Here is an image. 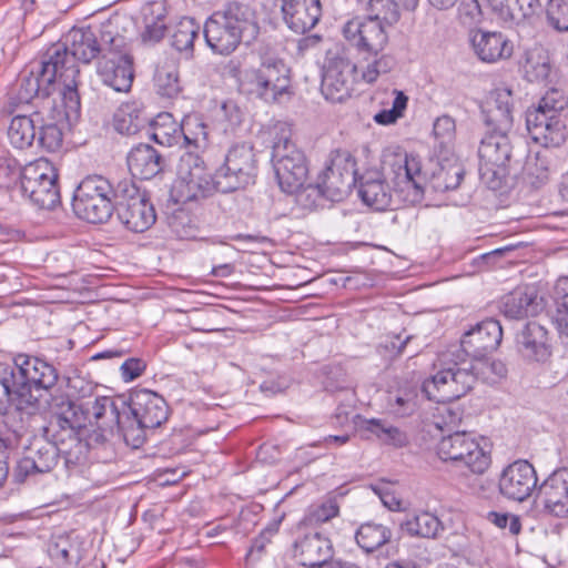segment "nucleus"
<instances>
[{
	"label": "nucleus",
	"mask_w": 568,
	"mask_h": 568,
	"mask_svg": "<svg viewBox=\"0 0 568 568\" xmlns=\"http://www.w3.org/2000/svg\"><path fill=\"white\" fill-rule=\"evenodd\" d=\"M122 45V36L111 29V24L100 28H73L64 37V42L52 44L47 51H59L63 57L61 59L60 82L62 84L59 95L67 108L68 114L80 111V94L78 87L80 84V69L77 61L84 64L104 55L112 47Z\"/></svg>",
	"instance_id": "1"
},
{
	"label": "nucleus",
	"mask_w": 568,
	"mask_h": 568,
	"mask_svg": "<svg viewBox=\"0 0 568 568\" xmlns=\"http://www.w3.org/2000/svg\"><path fill=\"white\" fill-rule=\"evenodd\" d=\"M203 34L214 53L229 55L241 43L248 45L258 37L256 12L248 4L230 2L205 21Z\"/></svg>",
	"instance_id": "2"
},
{
	"label": "nucleus",
	"mask_w": 568,
	"mask_h": 568,
	"mask_svg": "<svg viewBox=\"0 0 568 568\" xmlns=\"http://www.w3.org/2000/svg\"><path fill=\"white\" fill-rule=\"evenodd\" d=\"M271 162L283 192L293 193L305 184L306 158L292 141V129L287 123L278 122L273 128Z\"/></svg>",
	"instance_id": "3"
},
{
	"label": "nucleus",
	"mask_w": 568,
	"mask_h": 568,
	"mask_svg": "<svg viewBox=\"0 0 568 568\" xmlns=\"http://www.w3.org/2000/svg\"><path fill=\"white\" fill-rule=\"evenodd\" d=\"M227 69L236 79L241 93L254 95L266 102L276 101L290 88V70L281 60L267 59L258 68L244 70L231 60Z\"/></svg>",
	"instance_id": "4"
},
{
	"label": "nucleus",
	"mask_w": 568,
	"mask_h": 568,
	"mask_svg": "<svg viewBox=\"0 0 568 568\" xmlns=\"http://www.w3.org/2000/svg\"><path fill=\"white\" fill-rule=\"evenodd\" d=\"M118 183L98 174L85 176L73 193L75 215L89 223L108 222L115 211Z\"/></svg>",
	"instance_id": "5"
},
{
	"label": "nucleus",
	"mask_w": 568,
	"mask_h": 568,
	"mask_svg": "<svg viewBox=\"0 0 568 568\" xmlns=\"http://www.w3.org/2000/svg\"><path fill=\"white\" fill-rule=\"evenodd\" d=\"M217 191L216 173L206 172L203 159L196 151H185L178 164V176L171 187V199L179 204L199 201Z\"/></svg>",
	"instance_id": "6"
},
{
	"label": "nucleus",
	"mask_w": 568,
	"mask_h": 568,
	"mask_svg": "<svg viewBox=\"0 0 568 568\" xmlns=\"http://www.w3.org/2000/svg\"><path fill=\"white\" fill-rule=\"evenodd\" d=\"M469 367H445L435 375L424 379L420 390L448 386L450 388L462 387L463 390H473L478 382L487 386H494L507 375V367L501 361L490 363L481 359L475 361Z\"/></svg>",
	"instance_id": "7"
},
{
	"label": "nucleus",
	"mask_w": 568,
	"mask_h": 568,
	"mask_svg": "<svg viewBox=\"0 0 568 568\" xmlns=\"http://www.w3.org/2000/svg\"><path fill=\"white\" fill-rule=\"evenodd\" d=\"M63 57L59 51H47L40 62L37 71L31 70L28 74L24 72L18 81V89L14 100L17 104H29L33 101L34 110H38L44 101L52 100L50 97L57 90L60 82V71L58 67L62 63Z\"/></svg>",
	"instance_id": "8"
},
{
	"label": "nucleus",
	"mask_w": 568,
	"mask_h": 568,
	"mask_svg": "<svg viewBox=\"0 0 568 568\" xmlns=\"http://www.w3.org/2000/svg\"><path fill=\"white\" fill-rule=\"evenodd\" d=\"M115 212L129 231L141 233L156 221L154 206L131 178L118 181Z\"/></svg>",
	"instance_id": "9"
},
{
	"label": "nucleus",
	"mask_w": 568,
	"mask_h": 568,
	"mask_svg": "<svg viewBox=\"0 0 568 568\" xmlns=\"http://www.w3.org/2000/svg\"><path fill=\"white\" fill-rule=\"evenodd\" d=\"M436 453L440 460L450 463L456 468L468 469L475 475L484 474L490 465V456L466 432H455L442 437Z\"/></svg>",
	"instance_id": "10"
},
{
	"label": "nucleus",
	"mask_w": 568,
	"mask_h": 568,
	"mask_svg": "<svg viewBox=\"0 0 568 568\" xmlns=\"http://www.w3.org/2000/svg\"><path fill=\"white\" fill-rule=\"evenodd\" d=\"M217 192L230 193L253 184L257 174V160L250 143L233 145L224 163L215 171Z\"/></svg>",
	"instance_id": "11"
},
{
	"label": "nucleus",
	"mask_w": 568,
	"mask_h": 568,
	"mask_svg": "<svg viewBox=\"0 0 568 568\" xmlns=\"http://www.w3.org/2000/svg\"><path fill=\"white\" fill-rule=\"evenodd\" d=\"M459 397L457 395L444 398L440 393H404L403 396L395 397V403L398 406L396 413L409 415L415 409L420 408L432 414L436 427L455 426L462 420L464 414L457 402Z\"/></svg>",
	"instance_id": "12"
},
{
	"label": "nucleus",
	"mask_w": 568,
	"mask_h": 568,
	"mask_svg": "<svg viewBox=\"0 0 568 568\" xmlns=\"http://www.w3.org/2000/svg\"><path fill=\"white\" fill-rule=\"evenodd\" d=\"M21 191L36 206L53 210L60 203L58 173L47 160H39L22 169Z\"/></svg>",
	"instance_id": "13"
},
{
	"label": "nucleus",
	"mask_w": 568,
	"mask_h": 568,
	"mask_svg": "<svg viewBox=\"0 0 568 568\" xmlns=\"http://www.w3.org/2000/svg\"><path fill=\"white\" fill-rule=\"evenodd\" d=\"M503 338L500 323L494 318H487L466 332L459 347L449 352L453 366L462 367L466 364V357L473 361H481L488 354L497 349Z\"/></svg>",
	"instance_id": "14"
},
{
	"label": "nucleus",
	"mask_w": 568,
	"mask_h": 568,
	"mask_svg": "<svg viewBox=\"0 0 568 568\" xmlns=\"http://www.w3.org/2000/svg\"><path fill=\"white\" fill-rule=\"evenodd\" d=\"M564 103L549 104L548 98H542L537 108L526 112V128L531 139L548 146H559L566 140V125L559 116Z\"/></svg>",
	"instance_id": "15"
},
{
	"label": "nucleus",
	"mask_w": 568,
	"mask_h": 568,
	"mask_svg": "<svg viewBox=\"0 0 568 568\" xmlns=\"http://www.w3.org/2000/svg\"><path fill=\"white\" fill-rule=\"evenodd\" d=\"M355 165L356 161L349 151L335 150L331 152L327 166L317 178L325 199L338 202L349 193L358 182Z\"/></svg>",
	"instance_id": "16"
},
{
	"label": "nucleus",
	"mask_w": 568,
	"mask_h": 568,
	"mask_svg": "<svg viewBox=\"0 0 568 568\" xmlns=\"http://www.w3.org/2000/svg\"><path fill=\"white\" fill-rule=\"evenodd\" d=\"M393 204L415 205L422 202L425 179L417 156L404 154L393 164Z\"/></svg>",
	"instance_id": "17"
},
{
	"label": "nucleus",
	"mask_w": 568,
	"mask_h": 568,
	"mask_svg": "<svg viewBox=\"0 0 568 568\" xmlns=\"http://www.w3.org/2000/svg\"><path fill=\"white\" fill-rule=\"evenodd\" d=\"M51 403L50 407L54 414L61 416L64 420L72 418L78 419L79 413L83 415L85 420L92 423L94 420L100 427V422L104 418L111 423H119L120 412L110 396H101L93 402H85L78 405L65 393H60L55 396L49 393Z\"/></svg>",
	"instance_id": "18"
},
{
	"label": "nucleus",
	"mask_w": 568,
	"mask_h": 568,
	"mask_svg": "<svg viewBox=\"0 0 568 568\" xmlns=\"http://www.w3.org/2000/svg\"><path fill=\"white\" fill-rule=\"evenodd\" d=\"M357 65L339 53L328 54L323 67L321 92L327 101L343 102L351 97Z\"/></svg>",
	"instance_id": "19"
},
{
	"label": "nucleus",
	"mask_w": 568,
	"mask_h": 568,
	"mask_svg": "<svg viewBox=\"0 0 568 568\" xmlns=\"http://www.w3.org/2000/svg\"><path fill=\"white\" fill-rule=\"evenodd\" d=\"M97 71L102 82L114 91H130L134 79L133 57L123 36L120 48L112 45L99 59Z\"/></svg>",
	"instance_id": "20"
},
{
	"label": "nucleus",
	"mask_w": 568,
	"mask_h": 568,
	"mask_svg": "<svg viewBox=\"0 0 568 568\" xmlns=\"http://www.w3.org/2000/svg\"><path fill=\"white\" fill-rule=\"evenodd\" d=\"M523 138L511 132L487 131L478 148L479 161L495 165H516L524 158Z\"/></svg>",
	"instance_id": "21"
},
{
	"label": "nucleus",
	"mask_w": 568,
	"mask_h": 568,
	"mask_svg": "<svg viewBox=\"0 0 568 568\" xmlns=\"http://www.w3.org/2000/svg\"><path fill=\"white\" fill-rule=\"evenodd\" d=\"M343 37L362 55L378 54L388 43L384 23L376 19L353 18L342 29Z\"/></svg>",
	"instance_id": "22"
},
{
	"label": "nucleus",
	"mask_w": 568,
	"mask_h": 568,
	"mask_svg": "<svg viewBox=\"0 0 568 568\" xmlns=\"http://www.w3.org/2000/svg\"><path fill=\"white\" fill-rule=\"evenodd\" d=\"M11 369L14 373L13 388L18 390H31L32 387L49 390L59 379L58 372L52 365L26 354H18L14 357Z\"/></svg>",
	"instance_id": "23"
},
{
	"label": "nucleus",
	"mask_w": 568,
	"mask_h": 568,
	"mask_svg": "<svg viewBox=\"0 0 568 568\" xmlns=\"http://www.w3.org/2000/svg\"><path fill=\"white\" fill-rule=\"evenodd\" d=\"M538 478L534 466L527 460H516L501 471L498 488L501 496L514 501H524L537 487Z\"/></svg>",
	"instance_id": "24"
},
{
	"label": "nucleus",
	"mask_w": 568,
	"mask_h": 568,
	"mask_svg": "<svg viewBox=\"0 0 568 568\" xmlns=\"http://www.w3.org/2000/svg\"><path fill=\"white\" fill-rule=\"evenodd\" d=\"M519 355L530 363H546L552 355L549 332L536 322L527 323L516 335Z\"/></svg>",
	"instance_id": "25"
},
{
	"label": "nucleus",
	"mask_w": 568,
	"mask_h": 568,
	"mask_svg": "<svg viewBox=\"0 0 568 568\" xmlns=\"http://www.w3.org/2000/svg\"><path fill=\"white\" fill-rule=\"evenodd\" d=\"M469 37L475 54L483 62L505 61L514 53L513 41L500 31L477 29L473 30Z\"/></svg>",
	"instance_id": "26"
},
{
	"label": "nucleus",
	"mask_w": 568,
	"mask_h": 568,
	"mask_svg": "<svg viewBox=\"0 0 568 568\" xmlns=\"http://www.w3.org/2000/svg\"><path fill=\"white\" fill-rule=\"evenodd\" d=\"M129 407L131 414L140 419L144 426L154 429L166 422L169 406L159 393H129Z\"/></svg>",
	"instance_id": "27"
},
{
	"label": "nucleus",
	"mask_w": 568,
	"mask_h": 568,
	"mask_svg": "<svg viewBox=\"0 0 568 568\" xmlns=\"http://www.w3.org/2000/svg\"><path fill=\"white\" fill-rule=\"evenodd\" d=\"M63 106H65L63 104ZM39 113H41L42 121L37 124V141L38 144L49 152H54L62 145L63 134L61 129L58 125V122L63 118H70L71 115H77V113L67 112V108H64V112L57 109L54 105V100H47L44 103L39 106Z\"/></svg>",
	"instance_id": "28"
},
{
	"label": "nucleus",
	"mask_w": 568,
	"mask_h": 568,
	"mask_svg": "<svg viewBox=\"0 0 568 568\" xmlns=\"http://www.w3.org/2000/svg\"><path fill=\"white\" fill-rule=\"evenodd\" d=\"M282 13L287 27L303 34L317 24L322 7L320 0H283Z\"/></svg>",
	"instance_id": "29"
},
{
	"label": "nucleus",
	"mask_w": 568,
	"mask_h": 568,
	"mask_svg": "<svg viewBox=\"0 0 568 568\" xmlns=\"http://www.w3.org/2000/svg\"><path fill=\"white\" fill-rule=\"evenodd\" d=\"M332 541L320 532L305 534L293 545V556L305 568L323 564L333 558Z\"/></svg>",
	"instance_id": "30"
},
{
	"label": "nucleus",
	"mask_w": 568,
	"mask_h": 568,
	"mask_svg": "<svg viewBox=\"0 0 568 568\" xmlns=\"http://www.w3.org/2000/svg\"><path fill=\"white\" fill-rule=\"evenodd\" d=\"M545 509L556 516H568V470L550 475L540 486Z\"/></svg>",
	"instance_id": "31"
},
{
	"label": "nucleus",
	"mask_w": 568,
	"mask_h": 568,
	"mask_svg": "<svg viewBox=\"0 0 568 568\" xmlns=\"http://www.w3.org/2000/svg\"><path fill=\"white\" fill-rule=\"evenodd\" d=\"M358 195L367 206L376 211L393 206L392 191L377 171L367 172L359 179Z\"/></svg>",
	"instance_id": "32"
},
{
	"label": "nucleus",
	"mask_w": 568,
	"mask_h": 568,
	"mask_svg": "<svg viewBox=\"0 0 568 568\" xmlns=\"http://www.w3.org/2000/svg\"><path fill=\"white\" fill-rule=\"evenodd\" d=\"M128 166L132 176L150 180L162 171V155L150 144L140 143L128 154Z\"/></svg>",
	"instance_id": "33"
},
{
	"label": "nucleus",
	"mask_w": 568,
	"mask_h": 568,
	"mask_svg": "<svg viewBox=\"0 0 568 568\" xmlns=\"http://www.w3.org/2000/svg\"><path fill=\"white\" fill-rule=\"evenodd\" d=\"M356 429L366 439L375 437L381 443L395 447H403L407 444V437L399 428L383 419H363L358 414L353 418Z\"/></svg>",
	"instance_id": "34"
},
{
	"label": "nucleus",
	"mask_w": 568,
	"mask_h": 568,
	"mask_svg": "<svg viewBox=\"0 0 568 568\" xmlns=\"http://www.w3.org/2000/svg\"><path fill=\"white\" fill-rule=\"evenodd\" d=\"M541 310L540 300L535 291L516 288L503 300L501 312L511 320L535 316Z\"/></svg>",
	"instance_id": "35"
},
{
	"label": "nucleus",
	"mask_w": 568,
	"mask_h": 568,
	"mask_svg": "<svg viewBox=\"0 0 568 568\" xmlns=\"http://www.w3.org/2000/svg\"><path fill=\"white\" fill-rule=\"evenodd\" d=\"M41 121L39 109L33 110L30 114L13 116L8 128L10 143L20 150L31 146L37 138V124Z\"/></svg>",
	"instance_id": "36"
},
{
	"label": "nucleus",
	"mask_w": 568,
	"mask_h": 568,
	"mask_svg": "<svg viewBox=\"0 0 568 568\" xmlns=\"http://www.w3.org/2000/svg\"><path fill=\"white\" fill-rule=\"evenodd\" d=\"M400 528L412 537L438 539L445 531L442 520L429 511L414 515L402 523Z\"/></svg>",
	"instance_id": "37"
},
{
	"label": "nucleus",
	"mask_w": 568,
	"mask_h": 568,
	"mask_svg": "<svg viewBox=\"0 0 568 568\" xmlns=\"http://www.w3.org/2000/svg\"><path fill=\"white\" fill-rule=\"evenodd\" d=\"M464 174L465 170L458 161L446 160L432 173L427 186L435 192L453 191L459 186Z\"/></svg>",
	"instance_id": "38"
},
{
	"label": "nucleus",
	"mask_w": 568,
	"mask_h": 568,
	"mask_svg": "<svg viewBox=\"0 0 568 568\" xmlns=\"http://www.w3.org/2000/svg\"><path fill=\"white\" fill-rule=\"evenodd\" d=\"M390 529L376 523L361 525L355 535L357 545L366 552L381 548L390 540Z\"/></svg>",
	"instance_id": "39"
},
{
	"label": "nucleus",
	"mask_w": 568,
	"mask_h": 568,
	"mask_svg": "<svg viewBox=\"0 0 568 568\" xmlns=\"http://www.w3.org/2000/svg\"><path fill=\"white\" fill-rule=\"evenodd\" d=\"M181 136L186 151L204 149L207 142L206 125L197 114H187L181 122Z\"/></svg>",
	"instance_id": "40"
},
{
	"label": "nucleus",
	"mask_w": 568,
	"mask_h": 568,
	"mask_svg": "<svg viewBox=\"0 0 568 568\" xmlns=\"http://www.w3.org/2000/svg\"><path fill=\"white\" fill-rule=\"evenodd\" d=\"M154 84L160 95L173 98L181 91L178 67L173 61H165L156 67Z\"/></svg>",
	"instance_id": "41"
},
{
	"label": "nucleus",
	"mask_w": 568,
	"mask_h": 568,
	"mask_svg": "<svg viewBox=\"0 0 568 568\" xmlns=\"http://www.w3.org/2000/svg\"><path fill=\"white\" fill-rule=\"evenodd\" d=\"M148 119L142 116L141 111L132 105L125 104L118 109L113 118L114 129L126 135L138 133L146 124Z\"/></svg>",
	"instance_id": "42"
},
{
	"label": "nucleus",
	"mask_w": 568,
	"mask_h": 568,
	"mask_svg": "<svg viewBox=\"0 0 568 568\" xmlns=\"http://www.w3.org/2000/svg\"><path fill=\"white\" fill-rule=\"evenodd\" d=\"M151 136L161 145L171 146L181 138V123L178 124L170 113H161L153 121Z\"/></svg>",
	"instance_id": "43"
},
{
	"label": "nucleus",
	"mask_w": 568,
	"mask_h": 568,
	"mask_svg": "<svg viewBox=\"0 0 568 568\" xmlns=\"http://www.w3.org/2000/svg\"><path fill=\"white\" fill-rule=\"evenodd\" d=\"M200 32V26L192 18H182L173 28L171 44L178 51L193 52L194 40Z\"/></svg>",
	"instance_id": "44"
},
{
	"label": "nucleus",
	"mask_w": 568,
	"mask_h": 568,
	"mask_svg": "<svg viewBox=\"0 0 568 568\" xmlns=\"http://www.w3.org/2000/svg\"><path fill=\"white\" fill-rule=\"evenodd\" d=\"M524 180L532 187L538 189L549 180V161L546 155L536 153L526 158L523 168Z\"/></svg>",
	"instance_id": "45"
},
{
	"label": "nucleus",
	"mask_w": 568,
	"mask_h": 568,
	"mask_svg": "<svg viewBox=\"0 0 568 568\" xmlns=\"http://www.w3.org/2000/svg\"><path fill=\"white\" fill-rule=\"evenodd\" d=\"M363 59L366 64L362 65V79L367 83H374L381 75L390 72L396 65V59L383 52L363 55Z\"/></svg>",
	"instance_id": "46"
},
{
	"label": "nucleus",
	"mask_w": 568,
	"mask_h": 568,
	"mask_svg": "<svg viewBox=\"0 0 568 568\" xmlns=\"http://www.w3.org/2000/svg\"><path fill=\"white\" fill-rule=\"evenodd\" d=\"M339 514V507L335 500H327L321 505L310 506L303 519L300 521V526L304 527H318Z\"/></svg>",
	"instance_id": "47"
},
{
	"label": "nucleus",
	"mask_w": 568,
	"mask_h": 568,
	"mask_svg": "<svg viewBox=\"0 0 568 568\" xmlns=\"http://www.w3.org/2000/svg\"><path fill=\"white\" fill-rule=\"evenodd\" d=\"M122 434L123 440L132 448H140L146 438V430L151 429L149 426L142 425L140 419L133 414L125 416L122 420L119 417V423H115Z\"/></svg>",
	"instance_id": "48"
},
{
	"label": "nucleus",
	"mask_w": 568,
	"mask_h": 568,
	"mask_svg": "<svg viewBox=\"0 0 568 568\" xmlns=\"http://www.w3.org/2000/svg\"><path fill=\"white\" fill-rule=\"evenodd\" d=\"M48 552L51 559L61 567L75 564L79 560L77 547L65 537H59L55 541L50 544Z\"/></svg>",
	"instance_id": "49"
},
{
	"label": "nucleus",
	"mask_w": 568,
	"mask_h": 568,
	"mask_svg": "<svg viewBox=\"0 0 568 568\" xmlns=\"http://www.w3.org/2000/svg\"><path fill=\"white\" fill-rule=\"evenodd\" d=\"M525 72L529 81H544L550 73L549 59L541 50L527 54Z\"/></svg>",
	"instance_id": "50"
},
{
	"label": "nucleus",
	"mask_w": 568,
	"mask_h": 568,
	"mask_svg": "<svg viewBox=\"0 0 568 568\" xmlns=\"http://www.w3.org/2000/svg\"><path fill=\"white\" fill-rule=\"evenodd\" d=\"M367 10L371 16L367 19H376L388 26L399 19L398 6L394 0H366Z\"/></svg>",
	"instance_id": "51"
},
{
	"label": "nucleus",
	"mask_w": 568,
	"mask_h": 568,
	"mask_svg": "<svg viewBox=\"0 0 568 568\" xmlns=\"http://www.w3.org/2000/svg\"><path fill=\"white\" fill-rule=\"evenodd\" d=\"M484 122L487 131L511 132L513 112L493 108H483Z\"/></svg>",
	"instance_id": "52"
},
{
	"label": "nucleus",
	"mask_w": 568,
	"mask_h": 568,
	"mask_svg": "<svg viewBox=\"0 0 568 568\" xmlns=\"http://www.w3.org/2000/svg\"><path fill=\"white\" fill-rule=\"evenodd\" d=\"M515 165H495L488 164L486 161L479 163V175L484 184L490 190H499L503 186L504 180L509 173V169Z\"/></svg>",
	"instance_id": "53"
},
{
	"label": "nucleus",
	"mask_w": 568,
	"mask_h": 568,
	"mask_svg": "<svg viewBox=\"0 0 568 568\" xmlns=\"http://www.w3.org/2000/svg\"><path fill=\"white\" fill-rule=\"evenodd\" d=\"M546 12L547 20L554 29L560 32L568 31V0H549Z\"/></svg>",
	"instance_id": "54"
},
{
	"label": "nucleus",
	"mask_w": 568,
	"mask_h": 568,
	"mask_svg": "<svg viewBox=\"0 0 568 568\" xmlns=\"http://www.w3.org/2000/svg\"><path fill=\"white\" fill-rule=\"evenodd\" d=\"M394 101L390 109L382 110L374 115V120L378 124L387 125L395 123L397 119L403 116L407 106L408 98L404 92L394 90Z\"/></svg>",
	"instance_id": "55"
},
{
	"label": "nucleus",
	"mask_w": 568,
	"mask_h": 568,
	"mask_svg": "<svg viewBox=\"0 0 568 568\" xmlns=\"http://www.w3.org/2000/svg\"><path fill=\"white\" fill-rule=\"evenodd\" d=\"M143 22L144 30L141 32L143 42L155 43L164 37L166 24L162 14H158L156 17H149L146 13H144Z\"/></svg>",
	"instance_id": "56"
},
{
	"label": "nucleus",
	"mask_w": 568,
	"mask_h": 568,
	"mask_svg": "<svg viewBox=\"0 0 568 568\" xmlns=\"http://www.w3.org/2000/svg\"><path fill=\"white\" fill-rule=\"evenodd\" d=\"M457 18L464 26H473L481 21L483 11L478 0H460Z\"/></svg>",
	"instance_id": "57"
},
{
	"label": "nucleus",
	"mask_w": 568,
	"mask_h": 568,
	"mask_svg": "<svg viewBox=\"0 0 568 568\" xmlns=\"http://www.w3.org/2000/svg\"><path fill=\"white\" fill-rule=\"evenodd\" d=\"M292 194L296 195V202L306 209H313L318 205V201L324 196L323 187L321 183L317 181L315 185L308 184L298 189V191H294Z\"/></svg>",
	"instance_id": "58"
},
{
	"label": "nucleus",
	"mask_w": 568,
	"mask_h": 568,
	"mask_svg": "<svg viewBox=\"0 0 568 568\" xmlns=\"http://www.w3.org/2000/svg\"><path fill=\"white\" fill-rule=\"evenodd\" d=\"M18 179L22 180V170L16 159L0 156V186L9 187Z\"/></svg>",
	"instance_id": "59"
},
{
	"label": "nucleus",
	"mask_w": 568,
	"mask_h": 568,
	"mask_svg": "<svg viewBox=\"0 0 568 568\" xmlns=\"http://www.w3.org/2000/svg\"><path fill=\"white\" fill-rule=\"evenodd\" d=\"M32 457L38 464V473H49L58 463V448L47 443Z\"/></svg>",
	"instance_id": "60"
},
{
	"label": "nucleus",
	"mask_w": 568,
	"mask_h": 568,
	"mask_svg": "<svg viewBox=\"0 0 568 568\" xmlns=\"http://www.w3.org/2000/svg\"><path fill=\"white\" fill-rule=\"evenodd\" d=\"M455 131V121L449 115L439 116L434 122L433 133L442 145H446L454 140Z\"/></svg>",
	"instance_id": "61"
},
{
	"label": "nucleus",
	"mask_w": 568,
	"mask_h": 568,
	"mask_svg": "<svg viewBox=\"0 0 568 568\" xmlns=\"http://www.w3.org/2000/svg\"><path fill=\"white\" fill-rule=\"evenodd\" d=\"M513 22H520L538 14L542 10V0H513Z\"/></svg>",
	"instance_id": "62"
},
{
	"label": "nucleus",
	"mask_w": 568,
	"mask_h": 568,
	"mask_svg": "<svg viewBox=\"0 0 568 568\" xmlns=\"http://www.w3.org/2000/svg\"><path fill=\"white\" fill-rule=\"evenodd\" d=\"M11 394V406L21 413L27 415L36 414L41 405L40 399L33 396V393H10Z\"/></svg>",
	"instance_id": "63"
},
{
	"label": "nucleus",
	"mask_w": 568,
	"mask_h": 568,
	"mask_svg": "<svg viewBox=\"0 0 568 568\" xmlns=\"http://www.w3.org/2000/svg\"><path fill=\"white\" fill-rule=\"evenodd\" d=\"M484 108H493L513 112V92L509 88L500 87L495 89Z\"/></svg>",
	"instance_id": "64"
}]
</instances>
